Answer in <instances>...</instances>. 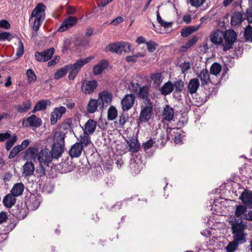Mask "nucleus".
<instances>
[{"label":"nucleus","instance_id":"obj_1","mask_svg":"<svg viewBox=\"0 0 252 252\" xmlns=\"http://www.w3.org/2000/svg\"><path fill=\"white\" fill-rule=\"evenodd\" d=\"M211 41L216 45L222 44L223 51L232 48V46L237 38V34L232 30H229L223 32L217 31L210 35Z\"/></svg>","mask_w":252,"mask_h":252},{"label":"nucleus","instance_id":"obj_2","mask_svg":"<svg viewBox=\"0 0 252 252\" xmlns=\"http://www.w3.org/2000/svg\"><path fill=\"white\" fill-rule=\"evenodd\" d=\"M239 220V222L238 221L231 224V229L233 241L241 245L246 242L247 234L244 232L246 228V225L243 223L241 219Z\"/></svg>","mask_w":252,"mask_h":252},{"label":"nucleus","instance_id":"obj_3","mask_svg":"<svg viewBox=\"0 0 252 252\" xmlns=\"http://www.w3.org/2000/svg\"><path fill=\"white\" fill-rule=\"evenodd\" d=\"M45 9L46 6L42 3H38L31 13L30 20L32 18H35L32 26V29L35 32L39 30L40 25L45 19Z\"/></svg>","mask_w":252,"mask_h":252},{"label":"nucleus","instance_id":"obj_4","mask_svg":"<svg viewBox=\"0 0 252 252\" xmlns=\"http://www.w3.org/2000/svg\"><path fill=\"white\" fill-rule=\"evenodd\" d=\"M106 50L112 53L121 54L123 51L125 53L130 51V45L125 42L111 43L106 47Z\"/></svg>","mask_w":252,"mask_h":252},{"label":"nucleus","instance_id":"obj_5","mask_svg":"<svg viewBox=\"0 0 252 252\" xmlns=\"http://www.w3.org/2000/svg\"><path fill=\"white\" fill-rule=\"evenodd\" d=\"M53 159V155L50 151L47 148L41 149L38 155L37 160L40 164H44L45 166H48Z\"/></svg>","mask_w":252,"mask_h":252},{"label":"nucleus","instance_id":"obj_6","mask_svg":"<svg viewBox=\"0 0 252 252\" xmlns=\"http://www.w3.org/2000/svg\"><path fill=\"white\" fill-rule=\"evenodd\" d=\"M152 111L153 104L152 102L143 103L141 106L140 120L142 122H147L151 117Z\"/></svg>","mask_w":252,"mask_h":252},{"label":"nucleus","instance_id":"obj_7","mask_svg":"<svg viewBox=\"0 0 252 252\" xmlns=\"http://www.w3.org/2000/svg\"><path fill=\"white\" fill-rule=\"evenodd\" d=\"M84 65L82 59L77 60L75 63L67 65V68L69 71L68 79L73 80L78 73L81 68Z\"/></svg>","mask_w":252,"mask_h":252},{"label":"nucleus","instance_id":"obj_8","mask_svg":"<svg viewBox=\"0 0 252 252\" xmlns=\"http://www.w3.org/2000/svg\"><path fill=\"white\" fill-rule=\"evenodd\" d=\"M135 100V96L133 94H127L121 100V105L124 111H127L133 106Z\"/></svg>","mask_w":252,"mask_h":252},{"label":"nucleus","instance_id":"obj_9","mask_svg":"<svg viewBox=\"0 0 252 252\" xmlns=\"http://www.w3.org/2000/svg\"><path fill=\"white\" fill-rule=\"evenodd\" d=\"M54 52V48L45 50L41 52H36L35 53V58L38 62H45L51 59Z\"/></svg>","mask_w":252,"mask_h":252},{"label":"nucleus","instance_id":"obj_10","mask_svg":"<svg viewBox=\"0 0 252 252\" xmlns=\"http://www.w3.org/2000/svg\"><path fill=\"white\" fill-rule=\"evenodd\" d=\"M97 85V82L95 80H85L82 82L81 89L85 94H91L94 91Z\"/></svg>","mask_w":252,"mask_h":252},{"label":"nucleus","instance_id":"obj_11","mask_svg":"<svg viewBox=\"0 0 252 252\" xmlns=\"http://www.w3.org/2000/svg\"><path fill=\"white\" fill-rule=\"evenodd\" d=\"M66 108L63 106H61L56 108L51 113L50 116V122L52 125H55L58 120L60 119L63 115L66 112Z\"/></svg>","mask_w":252,"mask_h":252},{"label":"nucleus","instance_id":"obj_12","mask_svg":"<svg viewBox=\"0 0 252 252\" xmlns=\"http://www.w3.org/2000/svg\"><path fill=\"white\" fill-rule=\"evenodd\" d=\"M168 134H170L171 139L174 140L175 144H179L182 142L183 131L180 128H167Z\"/></svg>","mask_w":252,"mask_h":252},{"label":"nucleus","instance_id":"obj_13","mask_svg":"<svg viewBox=\"0 0 252 252\" xmlns=\"http://www.w3.org/2000/svg\"><path fill=\"white\" fill-rule=\"evenodd\" d=\"M112 94L107 91H103L98 94V101L100 104L101 103V107H104L109 105L112 101Z\"/></svg>","mask_w":252,"mask_h":252},{"label":"nucleus","instance_id":"obj_14","mask_svg":"<svg viewBox=\"0 0 252 252\" xmlns=\"http://www.w3.org/2000/svg\"><path fill=\"white\" fill-rule=\"evenodd\" d=\"M77 19L75 17L70 16L64 20L61 26L58 29L60 32H63L76 24Z\"/></svg>","mask_w":252,"mask_h":252},{"label":"nucleus","instance_id":"obj_15","mask_svg":"<svg viewBox=\"0 0 252 252\" xmlns=\"http://www.w3.org/2000/svg\"><path fill=\"white\" fill-rule=\"evenodd\" d=\"M150 88L149 86H144L140 88L137 93L138 96L143 99V103L152 102L149 97Z\"/></svg>","mask_w":252,"mask_h":252},{"label":"nucleus","instance_id":"obj_16","mask_svg":"<svg viewBox=\"0 0 252 252\" xmlns=\"http://www.w3.org/2000/svg\"><path fill=\"white\" fill-rule=\"evenodd\" d=\"M83 148V145L80 143H75L70 148L69 155L72 158H78L81 156Z\"/></svg>","mask_w":252,"mask_h":252},{"label":"nucleus","instance_id":"obj_17","mask_svg":"<svg viewBox=\"0 0 252 252\" xmlns=\"http://www.w3.org/2000/svg\"><path fill=\"white\" fill-rule=\"evenodd\" d=\"M174 113L173 108L167 104L163 108L162 117L164 120L170 122L174 118Z\"/></svg>","mask_w":252,"mask_h":252},{"label":"nucleus","instance_id":"obj_18","mask_svg":"<svg viewBox=\"0 0 252 252\" xmlns=\"http://www.w3.org/2000/svg\"><path fill=\"white\" fill-rule=\"evenodd\" d=\"M11 213L18 219H23L26 216V209L22 206H17L12 209Z\"/></svg>","mask_w":252,"mask_h":252},{"label":"nucleus","instance_id":"obj_19","mask_svg":"<svg viewBox=\"0 0 252 252\" xmlns=\"http://www.w3.org/2000/svg\"><path fill=\"white\" fill-rule=\"evenodd\" d=\"M96 125V122L94 120L89 119L82 127L83 132L89 134H93L95 130Z\"/></svg>","mask_w":252,"mask_h":252},{"label":"nucleus","instance_id":"obj_20","mask_svg":"<svg viewBox=\"0 0 252 252\" xmlns=\"http://www.w3.org/2000/svg\"><path fill=\"white\" fill-rule=\"evenodd\" d=\"M25 121L28 123V125H26V126H30L31 127H38L41 125V120L36 117L34 115H32L30 117H28Z\"/></svg>","mask_w":252,"mask_h":252},{"label":"nucleus","instance_id":"obj_21","mask_svg":"<svg viewBox=\"0 0 252 252\" xmlns=\"http://www.w3.org/2000/svg\"><path fill=\"white\" fill-rule=\"evenodd\" d=\"M240 199L249 208H252V191H245L241 195Z\"/></svg>","mask_w":252,"mask_h":252},{"label":"nucleus","instance_id":"obj_22","mask_svg":"<svg viewBox=\"0 0 252 252\" xmlns=\"http://www.w3.org/2000/svg\"><path fill=\"white\" fill-rule=\"evenodd\" d=\"M197 77L201 81V86L207 85L211 83L210 74L208 70L206 69H202L198 74Z\"/></svg>","mask_w":252,"mask_h":252},{"label":"nucleus","instance_id":"obj_23","mask_svg":"<svg viewBox=\"0 0 252 252\" xmlns=\"http://www.w3.org/2000/svg\"><path fill=\"white\" fill-rule=\"evenodd\" d=\"M243 14L239 12H234L231 17V24L233 26H238L244 20Z\"/></svg>","mask_w":252,"mask_h":252},{"label":"nucleus","instance_id":"obj_24","mask_svg":"<svg viewBox=\"0 0 252 252\" xmlns=\"http://www.w3.org/2000/svg\"><path fill=\"white\" fill-rule=\"evenodd\" d=\"M202 23L195 26H191L187 28L182 29L181 34L183 37H188L193 32L198 31L201 27Z\"/></svg>","mask_w":252,"mask_h":252},{"label":"nucleus","instance_id":"obj_25","mask_svg":"<svg viewBox=\"0 0 252 252\" xmlns=\"http://www.w3.org/2000/svg\"><path fill=\"white\" fill-rule=\"evenodd\" d=\"M108 63L105 60H102L97 64L95 65L93 68V73L96 75L101 74L102 71L107 68Z\"/></svg>","mask_w":252,"mask_h":252},{"label":"nucleus","instance_id":"obj_26","mask_svg":"<svg viewBox=\"0 0 252 252\" xmlns=\"http://www.w3.org/2000/svg\"><path fill=\"white\" fill-rule=\"evenodd\" d=\"M63 146L64 145H60L57 144L53 145L52 150L50 151L52 155H53V158L58 159L62 156L63 152Z\"/></svg>","mask_w":252,"mask_h":252},{"label":"nucleus","instance_id":"obj_27","mask_svg":"<svg viewBox=\"0 0 252 252\" xmlns=\"http://www.w3.org/2000/svg\"><path fill=\"white\" fill-rule=\"evenodd\" d=\"M15 197L11 193L6 194L2 200L3 205L8 208L12 207L16 203V199Z\"/></svg>","mask_w":252,"mask_h":252},{"label":"nucleus","instance_id":"obj_28","mask_svg":"<svg viewBox=\"0 0 252 252\" xmlns=\"http://www.w3.org/2000/svg\"><path fill=\"white\" fill-rule=\"evenodd\" d=\"M25 187L22 183H16L12 188L10 193L15 197L22 194Z\"/></svg>","mask_w":252,"mask_h":252},{"label":"nucleus","instance_id":"obj_29","mask_svg":"<svg viewBox=\"0 0 252 252\" xmlns=\"http://www.w3.org/2000/svg\"><path fill=\"white\" fill-rule=\"evenodd\" d=\"M65 133L61 131H58L54 132L53 140L54 144H57L60 145H64V138Z\"/></svg>","mask_w":252,"mask_h":252},{"label":"nucleus","instance_id":"obj_30","mask_svg":"<svg viewBox=\"0 0 252 252\" xmlns=\"http://www.w3.org/2000/svg\"><path fill=\"white\" fill-rule=\"evenodd\" d=\"M200 84L197 78L191 79L188 86V89L190 94H194L199 88Z\"/></svg>","mask_w":252,"mask_h":252},{"label":"nucleus","instance_id":"obj_31","mask_svg":"<svg viewBox=\"0 0 252 252\" xmlns=\"http://www.w3.org/2000/svg\"><path fill=\"white\" fill-rule=\"evenodd\" d=\"M150 78L156 88L158 87L163 80L161 73L159 72L151 74L150 76Z\"/></svg>","mask_w":252,"mask_h":252},{"label":"nucleus","instance_id":"obj_32","mask_svg":"<svg viewBox=\"0 0 252 252\" xmlns=\"http://www.w3.org/2000/svg\"><path fill=\"white\" fill-rule=\"evenodd\" d=\"M174 90V86L171 81L165 83L160 88L161 94L166 96L170 94Z\"/></svg>","mask_w":252,"mask_h":252},{"label":"nucleus","instance_id":"obj_33","mask_svg":"<svg viewBox=\"0 0 252 252\" xmlns=\"http://www.w3.org/2000/svg\"><path fill=\"white\" fill-rule=\"evenodd\" d=\"M32 104L30 101H26L23 102L21 105H15L14 108L16 109L18 112L20 113L27 112L29 109H31Z\"/></svg>","mask_w":252,"mask_h":252},{"label":"nucleus","instance_id":"obj_34","mask_svg":"<svg viewBox=\"0 0 252 252\" xmlns=\"http://www.w3.org/2000/svg\"><path fill=\"white\" fill-rule=\"evenodd\" d=\"M23 174L26 176H30L33 174L34 166L32 162H26L23 166Z\"/></svg>","mask_w":252,"mask_h":252},{"label":"nucleus","instance_id":"obj_35","mask_svg":"<svg viewBox=\"0 0 252 252\" xmlns=\"http://www.w3.org/2000/svg\"><path fill=\"white\" fill-rule=\"evenodd\" d=\"M38 149L36 147H29L26 151L25 154L31 160H34L37 159V155L39 153Z\"/></svg>","mask_w":252,"mask_h":252},{"label":"nucleus","instance_id":"obj_36","mask_svg":"<svg viewBox=\"0 0 252 252\" xmlns=\"http://www.w3.org/2000/svg\"><path fill=\"white\" fill-rule=\"evenodd\" d=\"M129 147V151L132 153H136L139 149V143L136 138H132L127 142Z\"/></svg>","mask_w":252,"mask_h":252},{"label":"nucleus","instance_id":"obj_37","mask_svg":"<svg viewBox=\"0 0 252 252\" xmlns=\"http://www.w3.org/2000/svg\"><path fill=\"white\" fill-rule=\"evenodd\" d=\"M41 202V199L39 196L32 195L30 197V207L32 210H36L39 206Z\"/></svg>","mask_w":252,"mask_h":252},{"label":"nucleus","instance_id":"obj_38","mask_svg":"<svg viewBox=\"0 0 252 252\" xmlns=\"http://www.w3.org/2000/svg\"><path fill=\"white\" fill-rule=\"evenodd\" d=\"M89 135V134L83 132L78 139L79 143L83 145V148L88 146L91 143V138Z\"/></svg>","mask_w":252,"mask_h":252},{"label":"nucleus","instance_id":"obj_39","mask_svg":"<svg viewBox=\"0 0 252 252\" xmlns=\"http://www.w3.org/2000/svg\"><path fill=\"white\" fill-rule=\"evenodd\" d=\"M98 105V100L91 99L87 106L88 112L90 113H94L96 110Z\"/></svg>","mask_w":252,"mask_h":252},{"label":"nucleus","instance_id":"obj_40","mask_svg":"<svg viewBox=\"0 0 252 252\" xmlns=\"http://www.w3.org/2000/svg\"><path fill=\"white\" fill-rule=\"evenodd\" d=\"M118 116V111L116 108L111 105L107 110V119L108 120L113 121Z\"/></svg>","mask_w":252,"mask_h":252},{"label":"nucleus","instance_id":"obj_41","mask_svg":"<svg viewBox=\"0 0 252 252\" xmlns=\"http://www.w3.org/2000/svg\"><path fill=\"white\" fill-rule=\"evenodd\" d=\"M198 37L196 36H193L191 39H190L186 44V45L182 46L181 48L182 52H185L189 48L195 44L198 41Z\"/></svg>","mask_w":252,"mask_h":252},{"label":"nucleus","instance_id":"obj_42","mask_svg":"<svg viewBox=\"0 0 252 252\" xmlns=\"http://www.w3.org/2000/svg\"><path fill=\"white\" fill-rule=\"evenodd\" d=\"M247 207L242 205L235 206V216L237 218L241 217L247 211Z\"/></svg>","mask_w":252,"mask_h":252},{"label":"nucleus","instance_id":"obj_43","mask_svg":"<svg viewBox=\"0 0 252 252\" xmlns=\"http://www.w3.org/2000/svg\"><path fill=\"white\" fill-rule=\"evenodd\" d=\"M221 70V65L218 63H213L210 67V73L212 75L217 76L219 74Z\"/></svg>","mask_w":252,"mask_h":252},{"label":"nucleus","instance_id":"obj_44","mask_svg":"<svg viewBox=\"0 0 252 252\" xmlns=\"http://www.w3.org/2000/svg\"><path fill=\"white\" fill-rule=\"evenodd\" d=\"M171 138L170 134H168L166 130V132H161L160 133L158 141L160 144H164L167 142V140H170Z\"/></svg>","mask_w":252,"mask_h":252},{"label":"nucleus","instance_id":"obj_45","mask_svg":"<svg viewBox=\"0 0 252 252\" xmlns=\"http://www.w3.org/2000/svg\"><path fill=\"white\" fill-rule=\"evenodd\" d=\"M239 244L236 243L233 240L229 243L227 246L225 248L226 252H235L238 248Z\"/></svg>","mask_w":252,"mask_h":252},{"label":"nucleus","instance_id":"obj_46","mask_svg":"<svg viewBox=\"0 0 252 252\" xmlns=\"http://www.w3.org/2000/svg\"><path fill=\"white\" fill-rule=\"evenodd\" d=\"M68 71L67 66L65 65L62 68L57 71L55 73V78L57 80L62 78L65 76Z\"/></svg>","mask_w":252,"mask_h":252},{"label":"nucleus","instance_id":"obj_47","mask_svg":"<svg viewBox=\"0 0 252 252\" xmlns=\"http://www.w3.org/2000/svg\"><path fill=\"white\" fill-rule=\"evenodd\" d=\"M17 140V137L16 135H13L9 138L5 143V149L7 151L10 150L14 143L16 142Z\"/></svg>","mask_w":252,"mask_h":252},{"label":"nucleus","instance_id":"obj_48","mask_svg":"<svg viewBox=\"0 0 252 252\" xmlns=\"http://www.w3.org/2000/svg\"><path fill=\"white\" fill-rule=\"evenodd\" d=\"M244 36L247 41L252 42V26L249 25L245 29Z\"/></svg>","mask_w":252,"mask_h":252},{"label":"nucleus","instance_id":"obj_49","mask_svg":"<svg viewBox=\"0 0 252 252\" xmlns=\"http://www.w3.org/2000/svg\"><path fill=\"white\" fill-rule=\"evenodd\" d=\"M26 74L28 77V82L29 84H31L36 80V75L32 69H28L27 70Z\"/></svg>","mask_w":252,"mask_h":252},{"label":"nucleus","instance_id":"obj_50","mask_svg":"<svg viewBox=\"0 0 252 252\" xmlns=\"http://www.w3.org/2000/svg\"><path fill=\"white\" fill-rule=\"evenodd\" d=\"M50 102L49 100H41L38 101L35 105L39 111L44 110L46 109L48 103Z\"/></svg>","mask_w":252,"mask_h":252},{"label":"nucleus","instance_id":"obj_51","mask_svg":"<svg viewBox=\"0 0 252 252\" xmlns=\"http://www.w3.org/2000/svg\"><path fill=\"white\" fill-rule=\"evenodd\" d=\"M174 88L176 92H181L184 87V83L181 80H178L174 82Z\"/></svg>","mask_w":252,"mask_h":252},{"label":"nucleus","instance_id":"obj_52","mask_svg":"<svg viewBox=\"0 0 252 252\" xmlns=\"http://www.w3.org/2000/svg\"><path fill=\"white\" fill-rule=\"evenodd\" d=\"M128 120L127 114L125 113H122L120 116L118 124L121 126V127H123L124 125Z\"/></svg>","mask_w":252,"mask_h":252},{"label":"nucleus","instance_id":"obj_53","mask_svg":"<svg viewBox=\"0 0 252 252\" xmlns=\"http://www.w3.org/2000/svg\"><path fill=\"white\" fill-rule=\"evenodd\" d=\"M22 151L21 149L19 148V146L18 145L15 146L10 151V154L8 156V158L9 159H12L14 158L16 155H17L19 152Z\"/></svg>","mask_w":252,"mask_h":252},{"label":"nucleus","instance_id":"obj_54","mask_svg":"<svg viewBox=\"0 0 252 252\" xmlns=\"http://www.w3.org/2000/svg\"><path fill=\"white\" fill-rule=\"evenodd\" d=\"M12 37V35L9 32H2L0 33V41L5 40L10 41Z\"/></svg>","mask_w":252,"mask_h":252},{"label":"nucleus","instance_id":"obj_55","mask_svg":"<svg viewBox=\"0 0 252 252\" xmlns=\"http://www.w3.org/2000/svg\"><path fill=\"white\" fill-rule=\"evenodd\" d=\"M146 44L148 50L151 53L153 52L156 50V47L157 46V44L153 41L147 42Z\"/></svg>","mask_w":252,"mask_h":252},{"label":"nucleus","instance_id":"obj_56","mask_svg":"<svg viewBox=\"0 0 252 252\" xmlns=\"http://www.w3.org/2000/svg\"><path fill=\"white\" fill-rule=\"evenodd\" d=\"M24 45L21 40L19 39L18 41V47L17 49L16 56L21 57L24 53Z\"/></svg>","mask_w":252,"mask_h":252},{"label":"nucleus","instance_id":"obj_57","mask_svg":"<svg viewBox=\"0 0 252 252\" xmlns=\"http://www.w3.org/2000/svg\"><path fill=\"white\" fill-rule=\"evenodd\" d=\"M71 121L68 119L64 120L61 125V127L64 130H69L71 128Z\"/></svg>","mask_w":252,"mask_h":252},{"label":"nucleus","instance_id":"obj_58","mask_svg":"<svg viewBox=\"0 0 252 252\" xmlns=\"http://www.w3.org/2000/svg\"><path fill=\"white\" fill-rule=\"evenodd\" d=\"M191 5L196 8L199 7L202 5L206 0H189Z\"/></svg>","mask_w":252,"mask_h":252},{"label":"nucleus","instance_id":"obj_59","mask_svg":"<svg viewBox=\"0 0 252 252\" xmlns=\"http://www.w3.org/2000/svg\"><path fill=\"white\" fill-rule=\"evenodd\" d=\"M182 73H185L186 71L190 69V64L189 62H184L180 65Z\"/></svg>","mask_w":252,"mask_h":252},{"label":"nucleus","instance_id":"obj_60","mask_svg":"<svg viewBox=\"0 0 252 252\" xmlns=\"http://www.w3.org/2000/svg\"><path fill=\"white\" fill-rule=\"evenodd\" d=\"M8 218V214L6 212H0V224L6 221Z\"/></svg>","mask_w":252,"mask_h":252},{"label":"nucleus","instance_id":"obj_61","mask_svg":"<svg viewBox=\"0 0 252 252\" xmlns=\"http://www.w3.org/2000/svg\"><path fill=\"white\" fill-rule=\"evenodd\" d=\"M245 15L249 24L252 23V8H247Z\"/></svg>","mask_w":252,"mask_h":252},{"label":"nucleus","instance_id":"obj_62","mask_svg":"<svg viewBox=\"0 0 252 252\" xmlns=\"http://www.w3.org/2000/svg\"><path fill=\"white\" fill-rule=\"evenodd\" d=\"M44 164H41L39 163L38 168L37 169V172L39 174L40 177L44 176L46 174V169L44 167Z\"/></svg>","mask_w":252,"mask_h":252},{"label":"nucleus","instance_id":"obj_63","mask_svg":"<svg viewBox=\"0 0 252 252\" xmlns=\"http://www.w3.org/2000/svg\"><path fill=\"white\" fill-rule=\"evenodd\" d=\"M2 28L5 29H9L10 28V25L6 20H1L0 21V28Z\"/></svg>","mask_w":252,"mask_h":252},{"label":"nucleus","instance_id":"obj_64","mask_svg":"<svg viewBox=\"0 0 252 252\" xmlns=\"http://www.w3.org/2000/svg\"><path fill=\"white\" fill-rule=\"evenodd\" d=\"M154 144V141L152 139H149L143 144V147L145 150H147L151 148Z\"/></svg>","mask_w":252,"mask_h":252}]
</instances>
